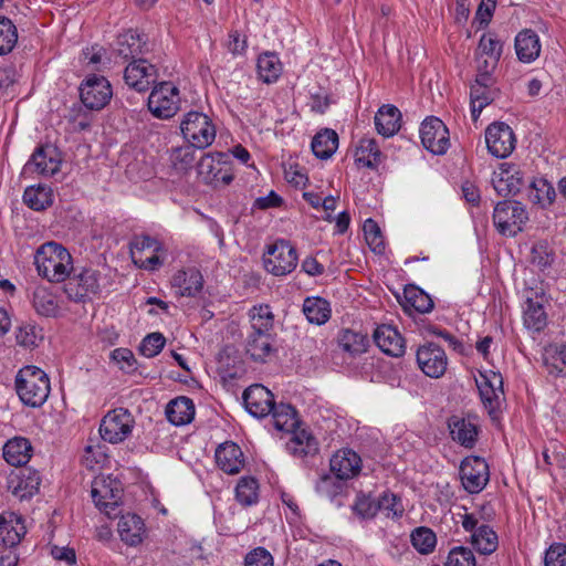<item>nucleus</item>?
<instances>
[{
  "label": "nucleus",
  "mask_w": 566,
  "mask_h": 566,
  "mask_svg": "<svg viewBox=\"0 0 566 566\" xmlns=\"http://www.w3.org/2000/svg\"><path fill=\"white\" fill-rule=\"evenodd\" d=\"M34 264L39 275L49 282H64L73 271L70 252L56 242H46L35 252Z\"/></svg>",
  "instance_id": "obj_1"
},
{
  "label": "nucleus",
  "mask_w": 566,
  "mask_h": 566,
  "mask_svg": "<svg viewBox=\"0 0 566 566\" xmlns=\"http://www.w3.org/2000/svg\"><path fill=\"white\" fill-rule=\"evenodd\" d=\"M50 379L36 366H24L15 376V391L23 405L39 408L50 395Z\"/></svg>",
  "instance_id": "obj_2"
},
{
  "label": "nucleus",
  "mask_w": 566,
  "mask_h": 566,
  "mask_svg": "<svg viewBox=\"0 0 566 566\" xmlns=\"http://www.w3.org/2000/svg\"><path fill=\"white\" fill-rule=\"evenodd\" d=\"M180 129L184 138L198 149L209 147L216 138V126L209 116L200 112L185 115Z\"/></svg>",
  "instance_id": "obj_3"
},
{
  "label": "nucleus",
  "mask_w": 566,
  "mask_h": 566,
  "mask_svg": "<svg viewBox=\"0 0 566 566\" xmlns=\"http://www.w3.org/2000/svg\"><path fill=\"white\" fill-rule=\"evenodd\" d=\"M133 263L143 270L156 271L164 262V245L149 235H136L129 244Z\"/></svg>",
  "instance_id": "obj_4"
},
{
  "label": "nucleus",
  "mask_w": 566,
  "mask_h": 566,
  "mask_svg": "<svg viewBox=\"0 0 566 566\" xmlns=\"http://www.w3.org/2000/svg\"><path fill=\"white\" fill-rule=\"evenodd\" d=\"M527 220L528 213L525 207L518 201H501L495 206L493 211L494 227L503 235H516L522 231Z\"/></svg>",
  "instance_id": "obj_5"
},
{
  "label": "nucleus",
  "mask_w": 566,
  "mask_h": 566,
  "mask_svg": "<svg viewBox=\"0 0 566 566\" xmlns=\"http://www.w3.org/2000/svg\"><path fill=\"white\" fill-rule=\"evenodd\" d=\"M201 180L214 188L229 185L233 180L228 156L223 153L205 154L197 164Z\"/></svg>",
  "instance_id": "obj_6"
},
{
  "label": "nucleus",
  "mask_w": 566,
  "mask_h": 566,
  "mask_svg": "<svg viewBox=\"0 0 566 566\" xmlns=\"http://www.w3.org/2000/svg\"><path fill=\"white\" fill-rule=\"evenodd\" d=\"M135 427V418L126 408L109 410L102 419L99 434L106 442L116 444L130 437Z\"/></svg>",
  "instance_id": "obj_7"
},
{
  "label": "nucleus",
  "mask_w": 566,
  "mask_h": 566,
  "mask_svg": "<svg viewBox=\"0 0 566 566\" xmlns=\"http://www.w3.org/2000/svg\"><path fill=\"white\" fill-rule=\"evenodd\" d=\"M297 260L295 248L286 240H276L263 254L265 270L275 276L291 273L296 268Z\"/></svg>",
  "instance_id": "obj_8"
},
{
  "label": "nucleus",
  "mask_w": 566,
  "mask_h": 566,
  "mask_svg": "<svg viewBox=\"0 0 566 566\" xmlns=\"http://www.w3.org/2000/svg\"><path fill=\"white\" fill-rule=\"evenodd\" d=\"M179 108V90L171 82H163L156 85L148 96V109L157 118H171Z\"/></svg>",
  "instance_id": "obj_9"
},
{
  "label": "nucleus",
  "mask_w": 566,
  "mask_h": 566,
  "mask_svg": "<svg viewBox=\"0 0 566 566\" xmlns=\"http://www.w3.org/2000/svg\"><path fill=\"white\" fill-rule=\"evenodd\" d=\"M91 496L95 506L107 516L116 515L122 499L119 482L112 478L98 476L92 483Z\"/></svg>",
  "instance_id": "obj_10"
},
{
  "label": "nucleus",
  "mask_w": 566,
  "mask_h": 566,
  "mask_svg": "<svg viewBox=\"0 0 566 566\" xmlns=\"http://www.w3.org/2000/svg\"><path fill=\"white\" fill-rule=\"evenodd\" d=\"M113 96L111 83L104 76L91 75L80 86V97L85 107L99 111Z\"/></svg>",
  "instance_id": "obj_11"
},
{
  "label": "nucleus",
  "mask_w": 566,
  "mask_h": 566,
  "mask_svg": "<svg viewBox=\"0 0 566 566\" xmlns=\"http://www.w3.org/2000/svg\"><path fill=\"white\" fill-rule=\"evenodd\" d=\"M485 143L492 156L503 159L509 157L515 149L516 137L507 124L494 122L485 130Z\"/></svg>",
  "instance_id": "obj_12"
},
{
  "label": "nucleus",
  "mask_w": 566,
  "mask_h": 566,
  "mask_svg": "<svg viewBox=\"0 0 566 566\" xmlns=\"http://www.w3.org/2000/svg\"><path fill=\"white\" fill-rule=\"evenodd\" d=\"M460 479L467 492L478 494L489 483V464L480 457H468L461 462Z\"/></svg>",
  "instance_id": "obj_13"
},
{
  "label": "nucleus",
  "mask_w": 566,
  "mask_h": 566,
  "mask_svg": "<svg viewBox=\"0 0 566 566\" xmlns=\"http://www.w3.org/2000/svg\"><path fill=\"white\" fill-rule=\"evenodd\" d=\"M420 370L430 378L442 377L448 367V357L443 348L434 343H426L416 353Z\"/></svg>",
  "instance_id": "obj_14"
},
{
  "label": "nucleus",
  "mask_w": 566,
  "mask_h": 566,
  "mask_svg": "<svg viewBox=\"0 0 566 566\" xmlns=\"http://www.w3.org/2000/svg\"><path fill=\"white\" fill-rule=\"evenodd\" d=\"M423 147L434 155H443L449 148V130L444 123L434 116L427 117L420 126Z\"/></svg>",
  "instance_id": "obj_15"
},
{
  "label": "nucleus",
  "mask_w": 566,
  "mask_h": 566,
  "mask_svg": "<svg viewBox=\"0 0 566 566\" xmlns=\"http://www.w3.org/2000/svg\"><path fill=\"white\" fill-rule=\"evenodd\" d=\"M99 279L98 271L84 269L80 274L66 279L64 292L71 301L82 302L91 294L99 292Z\"/></svg>",
  "instance_id": "obj_16"
},
{
  "label": "nucleus",
  "mask_w": 566,
  "mask_h": 566,
  "mask_svg": "<svg viewBox=\"0 0 566 566\" xmlns=\"http://www.w3.org/2000/svg\"><path fill=\"white\" fill-rule=\"evenodd\" d=\"M475 381L484 407L490 415H494L500 409L504 396L501 374L480 373V377Z\"/></svg>",
  "instance_id": "obj_17"
},
{
  "label": "nucleus",
  "mask_w": 566,
  "mask_h": 566,
  "mask_svg": "<svg viewBox=\"0 0 566 566\" xmlns=\"http://www.w3.org/2000/svg\"><path fill=\"white\" fill-rule=\"evenodd\" d=\"M61 163L57 149L52 145H44L34 150L23 170L49 177L60 171Z\"/></svg>",
  "instance_id": "obj_18"
},
{
  "label": "nucleus",
  "mask_w": 566,
  "mask_h": 566,
  "mask_svg": "<svg viewBox=\"0 0 566 566\" xmlns=\"http://www.w3.org/2000/svg\"><path fill=\"white\" fill-rule=\"evenodd\" d=\"M242 399L247 411L259 419L269 416L276 405L273 394L261 384L248 387Z\"/></svg>",
  "instance_id": "obj_19"
},
{
  "label": "nucleus",
  "mask_w": 566,
  "mask_h": 566,
  "mask_svg": "<svg viewBox=\"0 0 566 566\" xmlns=\"http://www.w3.org/2000/svg\"><path fill=\"white\" fill-rule=\"evenodd\" d=\"M157 77L156 66L143 57L133 60L124 71L125 83L138 92H146Z\"/></svg>",
  "instance_id": "obj_20"
},
{
  "label": "nucleus",
  "mask_w": 566,
  "mask_h": 566,
  "mask_svg": "<svg viewBox=\"0 0 566 566\" xmlns=\"http://www.w3.org/2000/svg\"><path fill=\"white\" fill-rule=\"evenodd\" d=\"M41 478L38 471L30 468H22L12 473L8 480V490L18 500H29L38 493Z\"/></svg>",
  "instance_id": "obj_21"
},
{
  "label": "nucleus",
  "mask_w": 566,
  "mask_h": 566,
  "mask_svg": "<svg viewBox=\"0 0 566 566\" xmlns=\"http://www.w3.org/2000/svg\"><path fill=\"white\" fill-rule=\"evenodd\" d=\"M448 427L452 439L465 448H473L479 436L478 418L472 415L467 417L454 415L449 418Z\"/></svg>",
  "instance_id": "obj_22"
},
{
  "label": "nucleus",
  "mask_w": 566,
  "mask_h": 566,
  "mask_svg": "<svg viewBox=\"0 0 566 566\" xmlns=\"http://www.w3.org/2000/svg\"><path fill=\"white\" fill-rule=\"evenodd\" d=\"M245 353L256 363L269 361L276 354L275 334L249 333Z\"/></svg>",
  "instance_id": "obj_23"
},
{
  "label": "nucleus",
  "mask_w": 566,
  "mask_h": 566,
  "mask_svg": "<svg viewBox=\"0 0 566 566\" xmlns=\"http://www.w3.org/2000/svg\"><path fill=\"white\" fill-rule=\"evenodd\" d=\"M492 185L499 196H514L523 185L522 174L515 166L502 164L499 171L493 174Z\"/></svg>",
  "instance_id": "obj_24"
},
{
  "label": "nucleus",
  "mask_w": 566,
  "mask_h": 566,
  "mask_svg": "<svg viewBox=\"0 0 566 566\" xmlns=\"http://www.w3.org/2000/svg\"><path fill=\"white\" fill-rule=\"evenodd\" d=\"M329 464L338 480H348L360 472L361 459L352 449H340L333 454Z\"/></svg>",
  "instance_id": "obj_25"
},
{
  "label": "nucleus",
  "mask_w": 566,
  "mask_h": 566,
  "mask_svg": "<svg viewBox=\"0 0 566 566\" xmlns=\"http://www.w3.org/2000/svg\"><path fill=\"white\" fill-rule=\"evenodd\" d=\"M214 457L219 469L227 474H238L245 463L241 448L232 441L220 444L216 450Z\"/></svg>",
  "instance_id": "obj_26"
},
{
  "label": "nucleus",
  "mask_w": 566,
  "mask_h": 566,
  "mask_svg": "<svg viewBox=\"0 0 566 566\" xmlns=\"http://www.w3.org/2000/svg\"><path fill=\"white\" fill-rule=\"evenodd\" d=\"M376 345L385 354L400 357L405 353V340L397 328L390 325H380L374 333Z\"/></svg>",
  "instance_id": "obj_27"
},
{
  "label": "nucleus",
  "mask_w": 566,
  "mask_h": 566,
  "mask_svg": "<svg viewBox=\"0 0 566 566\" xmlns=\"http://www.w3.org/2000/svg\"><path fill=\"white\" fill-rule=\"evenodd\" d=\"M171 285L180 296H196L203 287V277L196 268L179 270L171 280Z\"/></svg>",
  "instance_id": "obj_28"
},
{
  "label": "nucleus",
  "mask_w": 566,
  "mask_h": 566,
  "mask_svg": "<svg viewBox=\"0 0 566 566\" xmlns=\"http://www.w3.org/2000/svg\"><path fill=\"white\" fill-rule=\"evenodd\" d=\"M117 530L120 539L128 546L139 545L146 535L144 521L138 515L132 513L122 515Z\"/></svg>",
  "instance_id": "obj_29"
},
{
  "label": "nucleus",
  "mask_w": 566,
  "mask_h": 566,
  "mask_svg": "<svg viewBox=\"0 0 566 566\" xmlns=\"http://www.w3.org/2000/svg\"><path fill=\"white\" fill-rule=\"evenodd\" d=\"M524 326L532 333H539L547 326L548 317L544 307V297H527L523 313Z\"/></svg>",
  "instance_id": "obj_30"
},
{
  "label": "nucleus",
  "mask_w": 566,
  "mask_h": 566,
  "mask_svg": "<svg viewBox=\"0 0 566 566\" xmlns=\"http://www.w3.org/2000/svg\"><path fill=\"white\" fill-rule=\"evenodd\" d=\"M515 52L523 63L534 62L541 54V41L535 31L524 29L515 36Z\"/></svg>",
  "instance_id": "obj_31"
},
{
  "label": "nucleus",
  "mask_w": 566,
  "mask_h": 566,
  "mask_svg": "<svg viewBox=\"0 0 566 566\" xmlns=\"http://www.w3.org/2000/svg\"><path fill=\"white\" fill-rule=\"evenodd\" d=\"M291 433L290 440L286 442V450L296 458H305L315 454L318 451V444L313 434L306 429H300V426Z\"/></svg>",
  "instance_id": "obj_32"
},
{
  "label": "nucleus",
  "mask_w": 566,
  "mask_h": 566,
  "mask_svg": "<svg viewBox=\"0 0 566 566\" xmlns=\"http://www.w3.org/2000/svg\"><path fill=\"white\" fill-rule=\"evenodd\" d=\"M116 52L124 60H135L147 52V43L144 35L129 30L117 38Z\"/></svg>",
  "instance_id": "obj_33"
},
{
  "label": "nucleus",
  "mask_w": 566,
  "mask_h": 566,
  "mask_svg": "<svg viewBox=\"0 0 566 566\" xmlns=\"http://www.w3.org/2000/svg\"><path fill=\"white\" fill-rule=\"evenodd\" d=\"M24 534L25 527L17 515H0V545L13 547L20 543Z\"/></svg>",
  "instance_id": "obj_34"
},
{
  "label": "nucleus",
  "mask_w": 566,
  "mask_h": 566,
  "mask_svg": "<svg viewBox=\"0 0 566 566\" xmlns=\"http://www.w3.org/2000/svg\"><path fill=\"white\" fill-rule=\"evenodd\" d=\"M401 113L394 105H382L375 115L377 132L384 137L394 136L399 129Z\"/></svg>",
  "instance_id": "obj_35"
},
{
  "label": "nucleus",
  "mask_w": 566,
  "mask_h": 566,
  "mask_svg": "<svg viewBox=\"0 0 566 566\" xmlns=\"http://www.w3.org/2000/svg\"><path fill=\"white\" fill-rule=\"evenodd\" d=\"M166 417L175 426L190 423L195 417L193 401L184 396L172 399L166 407Z\"/></svg>",
  "instance_id": "obj_36"
},
{
  "label": "nucleus",
  "mask_w": 566,
  "mask_h": 566,
  "mask_svg": "<svg viewBox=\"0 0 566 566\" xmlns=\"http://www.w3.org/2000/svg\"><path fill=\"white\" fill-rule=\"evenodd\" d=\"M31 452L32 446L30 441L22 437L9 440L3 447V458L13 467L27 464L31 458Z\"/></svg>",
  "instance_id": "obj_37"
},
{
  "label": "nucleus",
  "mask_w": 566,
  "mask_h": 566,
  "mask_svg": "<svg viewBox=\"0 0 566 566\" xmlns=\"http://www.w3.org/2000/svg\"><path fill=\"white\" fill-rule=\"evenodd\" d=\"M251 323L250 333L275 334L274 329V314L268 304L254 305L249 311Z\"/></svg>",
  "instance_id": "obj_38"
},
{
  "label": "nucleus",
  "mask_w": 566,
  "mask_h": 566,
  "mask_svg": "<svg viewBox=\"0 0 566 566\" xmlns=\"http://www.w3.org/2000/svg\"><path fill=\"white\" fill-rule=\"evenodd\" d=\"M196 147L192 145H184L178 147H172L169 151V164L170 167L178 175H186L192 168L196 161Z\"/></svg>",
  "instance_id": "obj_39"
},
{
  "label": "nucleus",
  "mask_w": 566,
  "mask_h": 566,
  "mask_svg": "<svg viewBox=\"0 0 566 566\" xmlns=\"http://www.w3.org/2000/svg\"><path fill=\"white\" fill-rule=\"evenodd\" d=\"M499 96L496 87H483L479 84L471 85L470 99H471V116L475 122L478 120L481 112L490 105Z\"/></svg>",
  "instance_id": "obj_40"
},
{
  "label": "nucleus",
  "mask_w": 566,
  "mask_h": 566,
  "mask_svg": "<svg viewBox=\"0 0 566 566\" xmlns=\"http://www.w3.org/2000/svg\"><path fill=\"white\" fill-rule=\"evenodd\" d=\"M338 147V136L335 130L325 128L318 132L312 140V150L317 158H329Z\"/></svg>",
  "instance_id": "obj_41"
},
{
  "label": "nucleus",
  "mask_w": 566,
  "mask_h": 566,
  "mask_svg": "<svg viewBox=\"0 0 566 566\" xmlns=\"http://www.w3.org/2000/svg\"><path fill=\"white\" fill-rule=\"evenodd\" d=\"M303 313L310 323L323 325L331 317V306L322 297H306L303 303Z\"/></svg>",
  "instance_id": "obj_42"
},
{
  "label": "nucleus",
  "mask_w": 566,
  "mask_h": 566,
  "mask_svg": "<svg viewBox=\"0 0 566 566\" xmlns=\"http://www.w3.org/2000/svg\"><path fill=\"white\" fill-rule=\"evenodd\" d=\"M259 77L266 84L277 81L282 73V63L275 53L265 52L258 59Z\"/></svg>",
  "instance_id": "obj_43"
},
{
  "label": "nucleus",
  "mask_w": 566,
  "mask_h": 566,
  "mask_svg": "<svg viewBox=\"0 0 566 566\" xmlns=\"http://www.w3.org/2000/svg\"><path fill=\"white\" fill-rule=\"evenodd\" d=\"M274 428L277 431H293L300 426L296 410L289 403L275 405L271 412Z\"/></svg>",
  "instance_id": "obj_44"
},
{
  "label": "nucleus",
  "mask_w": 566,
  "mask_h": 566,
  "mask_svg": "<svg viewBox=\"0 0 566 566\" xmlns=\"http://www.w3.org/2000/svg\"><path fill=\"white\" fill-rule=\"evenodd\" d=\"M355 160L361 166L374 168L381 161V151L375 139L363 138L355 151Z\"/></svg>",
  "instance_id": "obj_45"
},
{
  "label": "nucleus",
  "mask_w": 566,
  "mask_h": 566,
  "mask_svg": "<svg viewBox=\"0 0 566 566\" xmlns=\"http://www.w3.org/2000/svg\"><path fill=\"white\" fill-rule=\"evenodd\" d=\"M368 344L369 340L366 335L352 329H344L338 336L339 347L353 357L365 353Z\"/></svg>",
  "instance_id": "obj_46"
},
{
  "label": "nucleus",
  "mask_w": 566,
  "mask_h": 566,
  "mask_svg": "<svg viewBox=\"0 0 566 566\" xmlns=\"http://www.w3.org/2000/svg\"><path fill=\"white\" fill-rule=\"evenodd\" d=\"M32 301L34 310L42 316L53 317L59 313L56 296L44 286L34 290Z\"/></svg>",
  "instance_id": "obj_47"
},
{
  "label": "nucleus",
  "mask_w": 566,
  "mask_h": 566,
  "mask_svg": "<svg viewBox=\"0 0 566 566\" xmlns=\"http://www.w3.org/2000/svg\"><path fill=\"white\" fill-rule=\"evenodd\" d=\"M235 500L242 506H252L259 501V483L253 476H242L235 486Z\"/></svg>",
  "instance_id": "obj_48"
},
{
  "label": "nucleus",
  "mask_w": 566,
  "mask_h": 566,
  "mask_svg": "<svg viewBox=\"0 0 566 566\" xmlns=\"http://www.w3.org/2000/svg\"><path fill=\"white\" fill-rule=\"evenodd\" d=\"M473 547L483 555H490L497 548V535L488 525H481L471 535Z\"/></svg>",
  "instance_id": "obj_49"
},
{
  "label": "nucleus",
  "mask_w": 566,
  "mask_h": 566,
  "mask_svg": "<svg viewBox=\"0 0 566 566\" xmlns=\"http://www.w3.org/2000/svg\"><path fill=\"white\" fill-rule=\"evenodd\" d=\"M23 202L35 211L50 207L53 202L51 189L45 186H31L24 190Z\"/></svg>",
  "instance_id": "obj_50"
},
{
  "label": "nucleus",
  "mask_w": 566,
  "mask_h": 566,
  "mask_svg": "<svg viewBox=\"0 0 566 566\" xmlns=\"http://www.w3.org/2000/svg\"><path fill=\"white\" fill-rule=\"evenodd\" d=\"M406 304L413 307L419 313H429L433 308V301L422 290L416 286H407L403 290Z\"/></svg>",
  "instance_id": "obj_51"
},
{
  "label": "nucleus",
  "mask_w": 566,
  "mask_h": 566,
  "mask_svg": "<svg viewBox=\"0 0 566 566\" xmlns=\"http://www.w3.org/2000/svg\"><path fill=\"white\" fill-rule=\"evenodd\" d=\"M478 50L481 57L486 56L490 59L491 69H495L502 54V43L492 34H483Z\"/></svg>",
  "instance_id": "obj_52"
},
{
  "label": "nucleus",
  "mask_w": 566,
  "mask_h": 566,
  "mask_svg": "<svg viewBox=\"0 0 566 566\" xmlns=\"http://www.w3.org/2000/svg\"><path fill=\"white\" fill-rule=\"evenodd\" d=\"M18 41V32L12 21L6 17H0V55H4L13 50Z\"/></svg>",
  "instance_id": "obj_53"
},
{
  "label": "nucleus",
  "mask_w": 566,
  "mask_h": 566,
  "mask_svg": "<svg viewBox=\"0 0 566 566\" xmlns=\"http://www.w3.org/2000/svg\"><path fill=\"white\" fill-rule=\"evenodd\" d=\"M554 262V252L546 242L533 245L530 254V263L539 271L548 269Z\"/></svg>",
  "instance_id": "obj_54"
},
{
  "label": "nucleus",
  "mask_w": 566,
  "mask_h": 566,
  "mask_svg": "<svg viewBox=\"0 0 566 566\" xmlns=\"http://www.w3.org/2000/svg\"><path fill=\"white\" fill-rule=\"evenodd\" d=\"M411 543L421 554H429L437 543L436 534L427 527H418L411 533Z\"/></svg>",
  "instance_id": "obj_55"
},
{
  "label": "nucleus",
  "mask_w": 566,
  "mask_h": 566,
  "mask_svg": "<svg viewBox=\"0 0 566 566\" xmlns=\"http://www.w3.org/2000/svg\"><path fill=\"white\" fill-rule=\"evenodd\" d=\"M377 507L386 517H400L405 511L401 500L394 493L385 492L377 500Z\"/></svg>",
  "instance_id": "obj_56"
},
{
  "label": "nucleus",
  "mask_w": 566,
  "mask_h": 566,
  "mask_svg": "<svg viewBox=\"0 0 566 566\" xmlns=\"http://www.w3.org/2000/svg\"><path fill=\"white\" fill-rule=\"evenodd\" d=\"M353 511L360 518H373L379 512L377 507V500L370 495L359 493L353 504Z\"/></svg>",
  "instance_id": "obj_57"
},
{
  "label": "nucleus",
  "mask_w": 566,
  "mask_h": 566,
  "mask_svg": "<svg viewBox=\"0 0 566 566\" xmlns=\"http://www.w3.org/2000/svg\"><path fill=\"white\" fill-rule=\"evenodd\" d=\"M342 489L343 484L340 483V480L328 474L321 476L315 485V490L321 496L331 500L336 497L342 492Z\"/></svg>",
  "instance_id": "obj_58"
},
{
  "label": "nucleus",
  "mask_w": 566,
  "mask_h": 566,
  "mask_svg": "<svg viewBox=\"0 0 566 566\" xmlns=\"http://www.w3.org/2000/svg\"><path fill=\"white\" fill-rule=\"evenodd\" d=\"M365 239L374 252L381 253L384 251V241L380 228L373 219H367L364 223Z\"/></svg>",
  "instance_id": "obj_59"
},
{
  "label": "nucleus",
  "mask_w": 566,
  "mask_h": 566,
  "mask_svg": "<svg viewBox=\"0 0 566 566\" xmlns=\"http://www.w3.org/2000/svg\"><path fill=\"white\" fill-rule=\"evenodd\" d=\"M165 343L166 338L161 333H151L143 339L139 350L145 357L151 358L161 352Z\"/></svg>",
  "instance_id": "obj_60"
},
{
  "label": "nucleus",
  "mask_w": 566,
  "mask_h": 566,
  "mask_svg": "<svg viewBox=\"0 0 566 566\" xmlns=\"http://www.w3.org/2000/svg\"><path fill=\"white\" fill-rule=\"evenodd\" d=\"M446 566H475V557L470 548L454 547L450 551Z\"/></svg>",
  "instance_id": "obj_61"
},
{
  "label": "nucleus",
  "mask_w": 566,
  "mask_h": 566,
  "mask_svg": "<svg viewBox=\"0 0 566 566\" xmlns=\"http://www.w3.org/2000/svg\"><path fill=\"white\" fill-rule=\"evenodd\" d=\"M244 566H274V558L266 548L259 546L247 553Z\"/></svg>",
  "instance_id": "obj_62"
},
{
  "label": "nucleus",
  "mask_w": 566,
  "mask_h": 566,
  "mask_svg": "<svg viewBox=\"0 0 566 566\" xmlns=\"http://www.w3.org/2000/svg\"><path fill=\"white\" fill-rule=\"evenodd\" d=\"M545 566H566V544L554 543L546 551Z\"/></svg>",
  "instance_id": "obj_63"
},
{
  "label": "nucleus",
  "mask_w": 566,
  "mask_h": 566,
  "mask_svg": "<svg viewBox=\"0 0 566 566\" xmlns=\"http://www.w3.org/2000/svg\"><path fill=\"white\" fill-rule=\"evenodd\" d=\"M81 461L86 469L94 471L105 461V453L98 446H87L84 449Z\"/></svg>",
  "instance_id": "obj_64"
}]
</instances>
